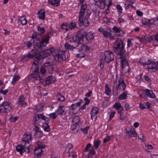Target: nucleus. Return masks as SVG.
Listing matches in <instances>:
<instances>
[{
	"label": "nucleus",
	"instance_id": "nucleus-1",
	"mask_svg": "<svg viewBox=\"0 0 158 158\" xmlns=\"http://www.w3.org/2000/svg\"><path fill=\"white\" fill-rule=\"evenodd\" d=\"M125 44L122 39H117L114 43L113 48L115 53L119 56L121 63L124 69L125 68H128V63L126 60V56L124 55Z\"/></svg>",
	"mask_w": 158,
	"mask_h": 158
},
{
	"label": "nucleus",
	"instance_id": "nucleus-2",
	"mask_svg": "<svg viewBox=\"0 0 158 158\" xmlns=\"http://www.w3.org/2000/svg\"><path fill=\"white\" fill-rule=\"evenodd\" d=\"M52 54L56 61L61 62L65 59V52L64 51L58 52L53 48H51L41 52L42 58H44Z\"/></svg>",
	"mask_w": 158,
	"mask_h": 158
},
{
	"label": "nucleus",
	"instance_id": "nucleus-3",
	"mask_svg": "<svg viewBox=\"0 0 158 158\" xmlns=\"http://www.w3.org/2000/svg\"><path fill=\"white\" fill-rule=\"evenodd\" d=\"M87 8V5L86 4H82L81 5V9L78 16L79 25L80 26L83 25L85 26H87L89 25L87 18H89L91 13L87 12V18L85 16H84L85 10Z\"/></svg>",
	"mask_w": 158,
	"mask_h": 158
},
{
	"label": "nucleus",
	"instance_id": "nucleus-4",
	"mask_svg": "<svg viewBox=\"0 0 158 158\" xmlns=\"http://www.w3.org/2000/svg\"><path fill=\"white\" fill-rule=\"evenodd\" d=\"M103 59H101V64L100 67L101 68L103 67L104 62L106 61L107 63L113 60L114 59V55L112 52L106 51L103 56Z\"/></svg>",
	"mask_w": 158,
	"mask_h": 158
},
{
	"label": "nucleus",
	"instance_id": "nucleus-5",
	"mask_svg": "<svg viewBox=\"0 0 158 158\" xmlns=\"http://www.w3.org/2000/svg\"><path fill=\"white\" fill-rule=\"evenodd\" d=\"M12 110L11 105L10 103L5 102L0 105V112L3 113L8 114Z\"/></svg>",
	"mask_w": 158,
	"mask_h": 158
},
{
	"label": "nucleus",
	"instance_id": "nucleus-6",
	"mask_svg": "<svg viewBox=\"0 0 158 158\" xmlns=\"http://www.w3.org/2000/svg\"><path fill=\"white\" fill-rule=\"evenodd\" d=\"M42 119L45 121H49V119L45 116L42 114H36L35 115L33 118V122L35 124L39 125L41 122Z\"/></svg>",
	"mask_w": 158,
	"mask_h": 158
},
{
	"label": "nucleus",
	"instance_id": "nucleus-7",
	"mask_svg": "<svg viewBox=\"0 0 158 158\" xmlns=\"http://www.w3.org/2000/svg\"><path fill=\"white\" fill-rule=\"evenodd\" d=\"M31 141V134L29 132L26 133L23 135L22 142L25 146L29 150L30 143Z\"/></svg>",
	"mask_w": 158,
	"mask_h": 158
},
{
	"label": "nucleus",
	"instance_id": "nucleus-8",
	"mask_svg": "<svg viewBox=\"0 0 158 158\" xmlns=\"http://www.w3.org/2000/svg\"><path fill=\"white\" fill-rule=\"evenodd\" d=\"M49 39V37H47L43 38L41 41L37 40L34 44V46L35 48H39L45 46L48 43Z\"/></svg>",
	"mask_w": 158,
	"mask_h": 158
},
{
	"label": "nucleus",
	"instance_id": "nucleus-9",
	"mask_svg": "<svg viewBox=\"0 0 158 158\" xmlns=\"http://www.w3.org/2000/svg\"><path fill=\"white\" fill-rule=\"evenodd\" d=\"M118 81V84L116 87L117 92L118 93L121 89H123L124 91L126 87V85L123 78L122 77H119Z\"/></svg>",
	"mask_w": 158,
	"mask_h": 158
},
{
	"label": "nucleus",
	"instance_id": "nucleus-10",
	"mask_svg": "<svg viewBox=\"0 0 158 158\" xmlns=\"http://www.w3.org/2000/svg\"><path fill=\"white\" fill-rule=\"evenodd\" d=\"M80 109V104L79 103H77L73 104L71 105L70 107V111L73 114H75L78 112Z\"/></svg>",
	"mask_w": 158,
	"mask_h": 158
},
{
	"label": "nucleus",
	"instance_id": "nucleus-11",
	"mask_svg": "<svg viewBox=\"0 0 158 158\" xmlns=\"http://www.w3.org/2000/svg\"><path fill=\"white\" fill-rule=\"evenodd\" d=\"M148 71L150 70H156L158 69V62H150L148 63Z\"/></svg>",
	"mask_w": 158,
	"mask_h": 158
},
{
	"label": "nucleus",
	"instance_id": "nucleus-12",
	"mask_svg": "<svg viewBox=\"0 0 158 158\" xmlns=\"http://www.w3.org/2000/svg\"><path fill=\"white\" fill-rule=\"evenodd\" d=\"M98 108L96 107H93L91 109L90 114L91 119L92 120H95L97 118V115L98 111Z\"/></svg>",
	"mask_w": 158,
	"mask_h": 158
},
{
	"label": "nucleus",
	"instance_id": "nucleus-13",
	"mask_svg": "<svg viewBox=\"0 0 158 158\" xmlns=\"http://www.w3.org/2000/svg\"><path fill=\"white\" fill-rule=\"evenodd\" d=\"M113 31L119 36H122L125 33L124 31L122 30L120 28L116 26H114L113 28Z\"/></svg>",
	"mask_w": 158,
	"mask_h": 158
},
{
	"label": "nucleus",
	"instance_id": "nucleus-14",
	"mask_svg": "<svg viewBox=\"0 0 158 158\" xmlns=\"http://www.w3.org/2000/svg\"><path fill=\"white\" fill-rule=\"evenodd\" d=\"M17 103L18 105H21L23 106H24L27 104L25 99L23 95H21L19 97Z\"/></svg>",
	"mask_w": 158,
	"mask_h": 158
},
{
	"label": "nucleus",
	"instance_id": "nucleus-15",
	"mask_svg": "<svg viewBox=\"0 0 158 158\" xmlns=\"http://www.w3.org/2000/svg\"><path fill=\"white\" fill-rule=\"evenodd\" d=\"M95 5L100 9H103L106 5L103 0H94Z\"/></svg>",
	"mask_w": 158,
	"mask_h": 158
},
{
	"label": "nucleus",
	"instance_id": "nucleus-16",
	"mask_svg": "<svg viewBox=\"0 0 158 158\" xmlns=\"http://www.w3.org/2000/svg\"><path fill=\"white\" fill-rule=\"evenodd\" d=\"M58 115H63L65 114V109L63 106L59 105L56 111Z\"/></svg>",
	"mask_w": 158,
	"mask_h": 158
},
{
	"label": "nucleus",
	"instance_id": "nucleus-17",
	"mask_svg": "<svg viewBox=\"0 0 158 158\" xmlns=\"http://www.w3.org/2000/svg\"><path fill=\"white\" fill-rule=\"evenodd\" d=\"M155 22V20L153 19H149L145 18H143L142 19L141 23L144 25H149L152 24Z\"/></svg>",
	"mask_w": 158,
	"mask_h": 158
},
{
	"label": "nucleus",
	"instance_id": "nucleus-18",
	"mask_svg": "<svg viewBox=\"0 0 158 158\" xmlns=\"http://www.w3.org/2000/svg\"><path fill=\"white\" fill-rule=\"evenodd\" d=\"M145 92L146 94H145V96L143 97L144 98H147V96H148L149 97L152 98H154L155 97V94L152 90L146 89H145Z\"/></svg>",
	"mask_w": 158,
	"mask_h": 158
},
{
	"label": "nucleus",
	"instance_id": "nucleus-19",
	"mask_svg": "<svg viewBox=\"0 0 158 158\" xmlns=\"http://www.w3.org/2000/svg\"><path fill=\"white\" fill-rule=\"evenodd\" d=\"M83 36L81 34H77L75 37V41L81 44L83 42Z\"/></svg>",
	"mask_w": 158,
	"mask_h": 158
},
{
	"label": "nucleus",
	"instance_id": "nucleus-20",
	"mask_svg": "<svg viewBox=\"0 0 158 158\" xmlns=\"http://www.w3.org/2000/svg\"><path fill=\"white\" fill-rule=\"evenodd\" d=\"M129 137H136L137 133L133 129H131L127 131L126 132Z\"/></svg>",
	"mask_w": 158,
	"mask_h": 158
},
{
	"label": "nucleus",
	"instance_id": "nucleus-21",
	"mask_svg": "<svg viewBox=\"0 0 158 158\" xmlns=\"http://www.w3.org/2000/svg\"><path fill=\"white\" fill-rule=\"evenodd\" d=\"M94 34L91 32L87 33L86 35V38L88 42L90 43L94 38Z\"/></svg>",
	"mask_w": 158,
	"mask_h": 158
},
{
	"label": "nucleus",
	"instance_id": "nucleus-22",
	"mask_svg": "<svg viewBox=\"0 0 158 158\" xmlns=\"http://www.w3.org/2000/svg\"><path fill=\"white\" fill-rule=\"evenodd\" d=\"M37 17L40 19L44 20L45 18V11L44 10L41 9L37 14Z\"/></svg>",
	"mask_w": 158,
	"mask_h": 158
},
{
	"label": "nucleus",
	"instance_id": "nucleus-23",
	"mask_svg": "<svg viewBox=\"0 0 158 158\" xmlns=\"http://www.w3.org/2000/svg\"><path fill=\"white\" fill-rule=\"evenodd\" d=\"M25 148H27L25 145L24 146L22 145H18L16 147V149L22 155L25 151Z\"/></svg>",
	"mask_w": 158,
	"mask_h": 158
},
{
	"label": "nucleus",
	"instance_id": "nucleus-24",
	"mask_svg": "<svg viewBox=\"0 0 158 158\" xmlns=\"http://www.w3.org/2000/svg\"><path fill=\"white\" fill-rule=\"evenodd\" d=\"M113 106L117 110V112H121L124 110L120 103L116 102L113 105Z\"/></svg>",
	"mask_w": 158,
	"mask_h": 158
},
{
	"label": "nucleus",
	"instance_id": "nucleus-25",
	"mask_svg": "<svg viewBox=\"0 0 158 158\" xmlns=\"http://www.w3.org/2000/svg\"><path fill=\"white\" fill-rule=\"evenodd\" d=\"M80 121V118L78 116H75L73 118V124L75 126L78 127V123Z\"/></svg>",
	"mask_w": 158,
	"mask_h": 158
},
{
	"label": "nucleus",
	"instance_id": "nucleus-26",
	"mask_svg": "<svg viewBox=\"0 0 158 158\" xmlns=\"http://www.w3.org/2000/svg\"><path fill=\"white\" fill-rule=\"evenodd\" d=\"M48 2L49 4L54 6H58L60 4V1L58 0H49Z\"/></svg>",
	"mask_w": 158,
	"mask_h": 158
},
{
	"label": "nucleus",
	"instance_id": "nucleus-27",
	"mask_svg": "<svg viewBox=\"0 0 158 158\" xmlns=\"http://www.w3.org/2000/svg\"><path fill=\"white\" fill-rule=\"evenodd\" d=\"M55 80L56 78L54 77H49L47 78L46 82L47 84H48L53 83Z\"/></svg>",
	"mask_w": 158,
	"mask_h": 158
},
{
	"label": "nucleus",
	"instance_id": "nucleus-28",
	"mask_svg": "<svg viewBox=\"0 0 158 158\" xmlns=\"http://www.w3.org/2000/svg\"><path fill=\"white\" fill-rule=\"evenodd\" d=\"M80 48L79 49V52H81V51H86L89 49V48L88 46L82 44H80Z\"/></svg>",
	"mask_w": 158,
	"mask_h": 158
},
{
	"label": "nucleus",
	"instance_id": "nucleus-29",
	"mask_svg": "<svg viewBox=\"0 0 158 158\" xmlns=\"http://www.w3.org/2000/svg\"><path fill=\"white\" fill-rule=\"evenodd\" d=\"M42 127L44 129V131H46L49 132L51 130L48 124L44 122L43 123Z\"/></svg>",
	"mask_w": 158,
	"mask_h": 158
},
{
	"label": "nucleus",
	"instance_id": "nucleus-30",
	"mask_svg": "<svg viewBox=\"0 0 158 158\" xmlns=\"http://www.w3.org/2000/svg\"><path fill=\"white\" fill-rule=\"evenodd\" d=\"M65 48L67 49L70 51H73L75 49V47L71 45L68 43H65L64 44Z\"/></svg>",
	"mask_w": 158,
	"mask_h": 158
},
{
	"label": "nucleus",
	"instance_id": "nucleus-31",
	"mask_svg": "<svg viewBox=\"0 0 158 158\" xmlns=\"http://www.w3.org/2000/svg\"><path fill=\"white\" fill-rule=\"evenodd\" d=\"M18 19L19 21L22 25H24L26 24L27 21L25 16L19 17Z\"/></svg>",
	"mask_w": 158,
	"mask_h": 158
},
{
	"label": "nucleus",
	"instance_id": "nucleus-32",
	"mask_svg": "<svg viewBox=\"0 0 158 158\" xmlns=\"http://www.w3.org/2000/svg\"><path fill=\"white\" fill-rule=\"evenodd\" d=\"M56 99L59 101L63 102L65 100L64 97L60 94H57L56 95Z\"/></svg>",
	"mask_w": 158,
	"mask_h": 158
},
{
	"label": "nucleus",
	"instance_id": "nucleus-33",
	"mask_svg": "<svg viewBox=\"0 0 158 158\" xmlns=\"http://www.w3.org/2000/svg\"><path fill=\"white\" fill-rule=\"evenodd\" d=\"M71 128V132L73 134H75L77 132L78 130H79L78 127L75 126L74 125H72Z\"/></svg>",
	"mask_w": 158,
	"mask_h": 158
},
{
	"label": "nucleus",
	"instance_id": "nucleus-34",
	"mask_svg": "<svg viewBox=\"0 0 158 158\" xmlns=\"http://www.w3.org/2000/svg\"><path fill=\"white\" fill-rule=\"evenodd\" d=\"M42 150L41 149L36 148L35 149V154L37 157H40L42 153Z\"/></svg>",
	"mask_w": 158,
	"mask_h": 158
},
{
	"label": "nucleus",
	"instance_id": "nucleus-35",
	"mask_svg": "<svg viewBox=\"0 0 158 158\" xmlns=\"http://www.w3.org/2000/svg\"><path fill=\"white\" fill-rule=\"evenodd\" d=\"M37 51L35 50H32L28 54V57L29 58H32L36 54Z\"/></svg>",
	"mask_w": 158,
	"mask_h": 158
},
{
	"label": "nucleus",
	"instance_id": "nucleus-36",
	"mask_svg": "<svg viewBox=\"0 0 158 158\" xmlns=\"http://www.w3.org/2000/svg\"><path fill=\"white\" fill-rule=\"evenodd\" d=\"M37 145L38 147L37 148H40L41 149H42V148H44L45 146L44 143L40 141H39L37 142Z\"/></svg>",
	"mask_w": 158,
	"mask_h": 158
},
{
	"label": "nucleus",
	"instance_id": "nucleus-37",
	"mask_svg": "<svg viewBox=\"0 0 158 158\" xmlns=\"http://www.w3.org/2000/svg\"><path fill=\"white\" fill-rule=\"evenodd\" d=\"M105 93L107 95H109L111 94L110 90L107 84H106L105 85Z\"/></svg>",
	"mask_w": 158,
	"mask_h": 158
},
{
	"label": "nucleus",
	"instance_id": "nucleus-38",
	"mask_svg": "<svg viewBox=\"0 0 158 158\" xmlns=\"http://www.w3.org/2000/svg\"><path fill=\"white\" fill-rule=\"evenodd\" d=\"M35 41V38H32L27 43V46L28 48L31 47L33 44L34 43Z\"/></svg>",
	"mask_w": 158,
	"mask_h": 158
},
{
	"label": "nucleus",
	"instance_id": "nucleus-39",
	"mask_svg": "<svg viewBox=\"0 0 158 158\" xmlns=\"http://www.w3.org/2000/svg\"><path fill=\"white\" fill-rule=\"evenodd\" d=\"M68 24L66 23H63L61 26V28L62 29L65 30L66 31H67L69 30Z\"/></svg>",
	"mask_w": 158,
	"mask_h": 158
},
{
	"label": "nucleus",
	"instance_id": "nucleus-40",
	"mask_svg": "<svg viewBox=\"0 0 158 158\" xmlns=\"http://www.w3.org/2000/svg\"><path fill=\"white\" fill-rule=\"evenodd\" d=\"M132 5V2L130 1H127L125 4V7L126 9H127L129 8V6H131Z\"/></svg>",
	"mask_w": 158,
	"mask_h": 158
},
{
	"label": "nucleus",
	"instance_id": "nucleus-41",
	"mask_svg": "<svg viewBox=\"0 0 158 158\" xmlns=\"http://www.w3.org/2000/svg\"><path fill=\"white\" fill-rule=\"evenodd\" d=\"M127 98V94L125 93H123L119 95L118 98L120 100H123L126 99Z\"/></svg>",
	"mask_w": 158,
	"mask_h": 158
},
{
	"label": "nucleus",
	"instance_id": "nucleus-42",
	"mask_svg": "<svg viewBox=\"0 0 158 158\" xmlns=\"http://www.w3.org/2000/svg\"><path fill=\"white\" fill-rule=\"evenodd\" d=\"M77 25L76 23L75 22H71L68 26L69 28L72 30L75 28Z\"/></svg>",
	"mask_w": 158,
	"mask_h": 158
},
{
	"label": "nucleus",
	"instance_id": "nucleus-43",
	"mask_svg": "<svg viewBox=\"0 0 158 158\" xmlns=\"http://www.w3.org/2000/svg\"><path fill=\"white\" fill-rule=\"evenodd\" d=\"M100 144V142L99 140H97L94 142V145L96 149H98Z\"/></svg>",
	"mask_w": 158,
	"mask_h": 158
},
{
	"label": "nucleus",
	"instance_id": "nucleus-44",
	"mask_svg": "<svg viewBox=\"0 0 158 158\" xmlns=\"http://www.w3.org/2000/svg\"><path fill=\"white\" fill-rule=\"evenodd\" d=\"M103 34L105 38L110 37L111 35L110 33L109 32L105 30L103 33Z\"/></svg>",
	"mask_w": 158,
	"mask_h": 158
},
{
	"label": "nucleus",
	"instance_id": "nucleus-45",
	"mask_svg": "<svg viewBox=\"0 0 158 158\" xmlns=\"http://www.w3.org/2000/svg\"><path fill=\"white\" fill-rule=\"evenodd\" d=\"M20 78V77L18 75H15L13 78V81H12V84H14L15 83V81L19 80Z\"/></svg>",
	"mask_w": 158,
	"mask_h": 158
},
{
	"label": "nucleus",
	"instance_id": "nucleus-46",
	"mask_svg": "<svg viewBox=\"0 0 158 158\" xmlns=\"http://www.w3.org/2000/svg\"><path fill=\"white\" fill-rule=\"evenodd\" d=\"M89 128V127H86L84 128H81V129L84 134H86L88 133V131Z\"/></svg>",
	"mask_w": 158,
	"mask_h": 158
},
{
	"label": "nucleus",
	"instance_id": "nucleus-47",
	"mask_svg": "<svg viewBox=\"0 0 158 158\" xmlns=\"http://www.w3.org/2000/svg\"><path fill=\"white\" fill-rule=\"evenodd\" d=\"M48 115H49L50 118L53 119H55L56 118L57 116V115H56L55 113H51Z\"/></svg>",
	"mask_w": 158,
	"mask_h": 158
},
{
	"label": "nucleus",
	"instance_id": "nucleus-48",
	"mask_svg": "<svg viewBox=\"0 0 158 158\" xmlns=\"http://www.w3.org/2000/svg\"><path fill=\"white\" fill-rule=\"evenodd\" d=\"M38 31L40 32V34L44 33L45 31L44 27H38Z\"/></svg>",
	"mask_w": 158,
	"mask_h": 158
},
{
	"label": "nucleus",
	"instance_id": "nucleus-49",
	"mask_svg": "<svg viewBox=\"0 0 158 158\" xmlns=\"http://www.w3.org/2000/svg\"><path fill=\"white\" fill-rule=\"evenodd\" d=\"M73 147L71 143H68L66 146V150L69 152V151Z\"/></svg>",
	"mask_w": 158,
	"mask_h": 158
},
{
	"label": "nucleus",
	"instance_id": "nucleus-50",
	"mask_svg": "<svg viewBox=\"0 0 158 158\" xmlns=\"http://www.w3.org/2000/svg\"><path fill=\"white\" fill-rule=\"evenodd\" d=\"M116 8L117 9V11L119 14H121L122 12V11L123 10V9L120 5L119 4H118L116 6Z\"/></svg>",
	"mask_w": 158,
	"mask_h": 158
},
{
	"label": "nucleus",
	"instance_id": "nucleus-51",
	"mask_svg": "<svg viewBox=\"0 0 158 158\" xmlns=\"http://www.w3.org/2000/svg\"><path fill=\"white\" fill-rule=\"evenodd\" d=\"M52 62H47L45 63L44 64V67H49L50 68L52 67Z\"/></svg>",
	"mask_w": 158,
	"mask_h": 158
},
{
	"label": "nucleus",
	"instance_id": "nucleus-52",
	"mask_svg": "<svg viewBox=\"0 0 158 158\" xmlns=\"http://www.w3.org/2000/svg\"><path fill=\"white\" fill-rule=\"evenodd\" d=\"M91 144L90 143L88 144L86 146V147L84 149V151L85 152H86L89 151V149L91 147Z\"/></svg>",
	"mask_w": 158,
	"mask_h": 158
},
{
	"label": "nucleus",
	"instance_id": "nucleus-53",
	"mask_svg": "<svg viewBox=\"0 0 158 158\" xmlns=\"http://www.w3.org/2000/svg\"><path fill=\"white\" fill-rule=\"evenodd\" d=\"M118 113L119 114V119L121 121H123L124 119L123 116V111L121 112L118 111Z\"/></svg>",
	"mask_w": 158,
	"mask_h": 158
},
{
	"label": "nucleus",
	"instance_id": "nucleus-54",
	"mask_svg": "<svg viewBox=\"0 0 158 158\" xmlns=\"http://www.w3.org/2000/svg\"><path fill=\"white\" fill-rule=\"evenodd\" d=\"M85 56V55L83 53L81 52L78 54H77L76 55V57L77 58H81L83 57H84Z\"/></svg>",
	"mask_w": 158,
	"mask_h": 158
},
{
	"label": "nucleus",
	"instance_id": "nucleus-55",
	"mask_svg": "<svg viewBox=\"0 0 158 158\" xmlns=\"http://www.w3.org/2000/svg\"><path fill=\"white\" fill-rule=\"evenodd\" d=\"M110 136H108L106 137L103 139V143H105L109 141L110 140Z\"/></svg>",
	"mask_w": 158,
	"mask_h": 158
},
{
	"label": "nucleus",
	"instance_id": "nucleus-56",
	"mask_svg": "<svg viewBox=\"0 0 158 158\" xmlns=\"http://www.w3.org/2000/svg\"><path fill=\"white\" fill-rule=\"evenodd\" d=\"M132 39H129L127 40V47H130L132 45V44L131 43Z\"/></svg>",
	"mask_w": 158,
	"mask_h": 158
},
{
	"label": "nucleus",
	"instance_id": "nucleus-57",
	"mask_svg": "<svg viewBox=\"0 0 158 158\" xmlns=\"http://www.w3.org/2000/svg\"><path fill=\"white\" fill-rule=\"evenodd\" d=\"M40 71L41 73L43 74L46 73V69L44 67V66L42 67L41 68Z\"/></svg>",
	"mask_w": 158,
	"mask_h": 158
},
{
	"label": "nucleus",
	"instance_id": "nucleus-58",
	"mask_svg": "<svg viewBox=\"0 0 158 158\" xmlns=\"http://www.w3.org/2000/svg\"><path fill=\"white\" fill-rule=\"evenodd\" d=\"M139 107L140 109L142 110L145 109L146 108L144 103L143 104H140L139 105Z\"/></svg>",
	"mask_w": 158,
	"mask_h": 158
},
{
	"label": "nucleus",
	"instance_id": "nucleus-59",
	"mask_svg": "<svg viewBox=\"0 0 158 158\" xmlns=\"http://www.w3.org/2000/svg\"><path fill=\"white\" fill-rule=\"evenodd\" d=\"M125 109L126 110H129L130 109V106L128 103H126L125 104Z\"/></svg>",
	"mask_w": 158,
	"mask_h": 158
},
{
	"label": "nucleus",
	"instance_id": "nucleus-60",
	"mask_svg": "<svg viewBox=\"0 0 158 158\" xmlns=\"http://www.w3.org/2000/svg\"><path fill=\"white\" fill-rule=\"evenodd\" d=\"M115 114V111L112 112L110 115L109 119L111 120L114 117Z\"/></svg>",
	"mask_w": 158,
	"mask_h": 158
},
{
	"label": "nucleus",
	"instance_id": "nucleus-61",
	"mask_svg": "<svg viewBox=\"0 0 158 158\" xmlns=\"http://www.w3.org/2000/svg\"><path fill=\"white\" fill-rule=\"evenodd\" d=\"M8 92V90L6 89L5 90H3L2 89H1L0 90V93L4 95L6 94Z\"/></svg>",
	"mask_w": 158,
	"mask_h": 158
},
{
	"label": "nucleus",
	"instance_id": "nucleus-62",
	"mask_svg": "<svg viewBox=\"0 0 158 158\" xmlns=\"http://www.w3.org/2000/svg\"><path fill=\"white\" fill-rule=\"evenodd\" d=\"M136 12L137 15L139 16H141L143 15V12L139 10H137Z\"/></svg>",
	"mask_w": 158,
	"mask_h": 158
},
{
	"label": "nucleus",
	"instance_id": "nucleus-63",
	"mask_svg": "<svg viewBox=\"0 0 158 158\" xmlns=\"http://www.w3.org/2000/svg\"><path fill=\"white\" fill-rule=\"evenodd\" d=\"M84 101H85V103H84L86 105H88L89 104L90 102V100L89 99H88L87 98H85L84 99Z\"/></svg>",
	"mask_w": 158,
	"mask_h": 158
},
{
	"label": "nucleus",
	"instance_id": "nucleus-64",
	"mask_svg": "<svg viewBox=\"0 0 158 158\" xmlns=\"http://www.w3.org/2000/svg\"><path fill=\"white\" fill-rule=\"evenodd\" d=\"M42 55L41 52L38 53L36 55V57L38 58H42Z\"/></svg>",
	"mask_w": 158,
	"mask_h": 158
}]
</instances>
